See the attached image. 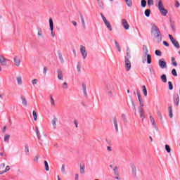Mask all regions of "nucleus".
Returning a JSON list of instances; mask_svg holds the SVG:
<instances>
[{
    "mask_svg": "<svg viewBox=\"0 0 180 180\" xmlns=\"http://www.w3.org/2000/svg\"><path fill=\"white\" fill-rule=\"evenodd\" d=\"M151 26L150 34L152 37L157 41V43H161V41H162V34H161V31H160V29L157 27L155 24L152 23Z\"/></svg>",
    "mask_w": 180,
    "mask_h": 180,
    "instance_id": "f257e3e1",
    "label": "nucleus"
},
{
    "mask_svg": "<svg viewBox=\"0 0 180 180\" xmlns=\"http://www.w3.org/2000/svg\"><path fill=\"white\" fill-rule=\"evenodd\" d=\"M131 58V55H130V51H127V56H124V65L125 70L127 72L131 70V62L130 61Z\"/></svg>",
    "mask_w": 180,
    "mask_h": 180,
    "instance_id": "f03ea898",
    "label": "nucleus"
},
{
    "mask_svg": "<svg viewBox=\"0 0 180 180\" xmlns=\"http://www.w3.org/2000/svg\"><path fill=\"white\" fill-rule=\"evenodd\" d=\"M155 6H157L159 9V11L160 12L162 16H167V14L168 13V10L164 8V4L162 3V0H158L155 4Z\"/></svg>",
    "mask_w": 180,
    "mask_h": 180,
    "instance_id": "7ed1b4c3",
    "label": "nucleus"
},
{
    "mask_svg": "<svg viewBox=\"0 0 180 180\" xmlns=\"http://www.w3.org/2000/svg\"><path fill=\"white\" fill-rule=\"evenodd\" d=\"M115 89V84L110 83L107 84L106 92L110 98H113V91Z\"/></svg>",
    "mask_w": 180,
    "mask_h": 180,
    "instance_id": "20e7f679",
    "label": "nucleus"
},
{
    "mask_svg": "<svg viewBox=\"0 0 180 180\" xmlns=\"http://www.w3.org/2000/svg\"><path fill=\"white\" fill-rule=\"evenodd\" d=\"M131 176L134 178H137V167L134 163L130 164Z\"/></svg>",
    "mask_w": 180,
    "mask_h": 180,
    "instance_id": "39448f33",
    "label": "nucleus"
},
{
    "mask_svg": "<svg viewBox=\"0 0 180 180\" xmlns=\"http://www.w3.org/2000/svg\"><path fill=\"white\" fill-rule=\"evenodd\" d=\"M101 16L106 27L108 29V30H110V32H112V25H110V22H109V21H108V20L106 19V18L105 17V15H103V14L102 13H101Z\"/></svg>",
    "mask_w": 180,
    "mask_h": 180,
    "instance_id": "423d86ee",
    "label": "nucleus"
},
{
    "mask_svg": "<svg viewBox=\"0 0 180 180\" xmlns=\"http://www.w3.org/2000/svg\"><path fill=\"white\" fill-rule=\"evenodd\" d=\"M49 27L52 37H55L56 33L54 32V22H53V18H49Z\"/></svg>",
    "mask_w": 180,
    "mask_h": 180,
    "instance_id": "0eeeda50",
    "label": "nucleus"
},
{
    "mask_svg": "<svg viewBox=\"0 0 180 180\" xmlns=\"http://www.w3.org/2000/svg\"><path fill=\"white\" fill-rule=\"evenodd\" d=\"M80 53H81L84 60H85V58H86V57H88V53H86V49H85V46H80Z\"/></svg>",
    "mask_w": 180,
    "mask_h": 180,
    "instance_id": "6e6552de",
    "label": "nucleus"
},
{
    "mask_svg": "<svg viewBox=\"0 0 180 180\" xmlns=\"http://www.w3.org/2000/svg\"><path fill=\"white\" fill-rule=\"evenodd\" d=\"M121 23L124 27V29H125V30H129V29H130V25H129V22H127V19H122L121 20Z\"/></svg>",
    "mask_w": 180,
    "mask_h": 180,
    "instance_id": "1a4fd4ad",
    "label": "nucleus"
},
{
    "mask_svg": "<svg viewBox=\"0 0 180 180\" xmlns=\"http://www.w3.org/2000/svg\"><path fill=\"white\" fill-rule=\"evenodd\" d=\"M139 112L140 113V116L142 118V122L144 121V119H146V112H144V109H143V107L140 106L138 108Z\"/></svg>",
    "mask_w": 180,
    "mask_h": 180,
    "instance_id": "9d476101",
    "label": "nucleus"
},
{
    "mask_svg": "<svg viewBox=\"0 0 180 180\" xmlns=\"http://www.w3.org/2000/svg\"><path fill=\"white\" fill-rule=\"evenodd\" d=\"M169 38L170 39L172 44H174L176 49H179V43H178V41L174 39V37H172L171 34H169Z\"/></svg>",
    "mask_w": 180,
    "mask_h": 180,
    "instance_id": "9b49d317",
    "label": "nucleus"
},
{
    "mask_svg": "<svg viewBox=\"0 0 180 180\" xmlns=\"http://www.w3.org/2000/svg\"><path fill=\"white\" fill-rule=\"evenodd\" d=\"M14 65L16 67H20V58L19 56H15L13 58Z\"/></svg>",
    "mask_w": 180,
    "mask_h": 180,
    "instance_id": "f8f14e48",
    "label": "nucleus"
},
{
    "mask_svg": "<svg viewBox=\"0 0 180 180\" xmlns=\"http://www.w3.org/2000/svg\"><path fill=\"white\" fill-rule=\"evenodd\" d=\"M159 66L162 70H164V68H167V62L164 60V58H162L159 60Z\"/></svg>",
    "mask_w": 180,
    "mask_h": 180,
    "instance_id": "ddd939ff",
    "label": "nucleus"
},
{
    "mask_svg": "<svg viewBox=\"0 0 180 180\" xmlns=\"http://www.w3.org/2000/svg\"><path fill=\"white\" fill-rule=\"evenodd\" d=\"M136 95L138 96L139 105L141 108H143L144 106V103H143V98H141V95L140 94V93L139 91L136 92Z\"/></svg>",
    "mask_w": 180,
    "mask_h": 180,
    "instance_id": "4468645a",
    "label": "nucleus"
},
{
    "mask_svg": "<svg viewBox=\"0 0 180 180\" xmlns=\"http://www.w3.org/2000/svg\"><path fill=\"white\" fill-rule=\"evenodd\" d=\"M57 74H58V79L60 81H63L64 79V76L63 75V70L61 69L57 70Z\"/></svg>",
    "mask_w": 180,
    "mask_h": 180,
    "instance_id": "2eb2a0df",
    "label": "nucleus"
},
{
    "mask_svg": "<svg viewBox=\"0 0 180 180\" xmlns=\"http://www.w3.org/2000/svg\"><path fill=\"white\" fill-rule=\"evenodd\" d=\"M0 64L4 66H6V58L4 56H0Z\"/></svg>",
    "mask_w": 180,
    "mask_h": 180,
    "instance_id": "dca6fc26",
    "label": "nucleus"
},
{
    "mask_svg": "<svg viewBox=\"0 0 180 180\" xmlns=\"http://www.w3.org/2000/svg\"><path fill=\"white\" fill-rule=\"evenodd\" d=\"M174 102L176 106L179 105V96L178 94L174 96Z\"/></svg>",
    "mask_w": 180,
    "mask_h": 180,
    "instance_id": "f3484780",
    "label": "nucleus"
},
{
    "mask_svg": "<svg viewBox=\"0 0 180 180\" xmlns=\"http://www.w3.org/2000/svg\"><path fill=\"white\" fill-rule=\"evenodd\" d=\"M57 117H54L53 119L51 120L52 126L53 129H57V122H58Z\"/></svg>",
    "mask_w": 180,
    "mask_h": 180,
    "instance_id": "a211bd4d",
    "label": "nucleus"
},
{
    "mask_svg": "<svg viewBox=\"0 0 180 180\" xmlns=\"http://www.w3.org/2000/svg\"><path fill=\"white\" fill-rule=\"evenodd\" d=\"M82 86L83 94L84 96H88V94L86 93V84H85L84 83H82Z\"/></svg>",
    "mask_w": 180,
    "mask_h": 180,
    "instance_id": "6ab92c4d",
    "label": "nucleus"
},
{
    "mask_svg": "<svg viewBox=\"0 0 180 180\" xmlns=\"http://www.w3.org/2000/svg\"><path fill=\"white\" fill-rule=\"evenodd\" d=\"M150 123H152V125L153 126L154 129H158L157 127V124H155V120H154V117H153V116H150Z\"/></svg>",
    "mask_w": 180,
    "mask_h": 180,
    "instance_id": "aec40b11",
    "label": "nucleus"
},
{
    "mask_svg": "<svg viewBox=\"0 0 180 180\" xmlns=\"http://www.w3.org/2000/svg\"><path fill=\"white\" fill-rule=\"evenodd\" d=\"M22 105L25 108L27 107V100L24 96H21Z\"/></svg>",
    "mask_w": 180,
    "mask_h": 180,
    "instance_id": "412c9836",
    "label": "nucleus"
},
{
    "mask_svg": "<svg viewBox=\"0 0 180 180\" xmlns=\"http://www.w3.org/2000/svg\"><path fill=\"white\" fill-rule=\"evenodd\" d=\"M168 110H169V117H170V119H172V117H174L172 114V105H169L168 107Z\"/></svg>",
    "mask_w": 180,
    "mask_h": 180,
    "instance_id": "4be33fe9",
    "label": "nucleus"
},
{
    "mask_svg": "<svg viewBox=\"0 0 180 180\" xmlns=\"http://www.w3.org/2000/svg\"><path fill=\"white\" fill-rule=\"evenodd\" d=\"M79 172L80 174H85V165H80V169H79Z\"/></svg>",
    "mask_w": 180,
    "mask_h": 180,
    "instance_id": "5701e85b",
    "label": "nucleus"
},
{
    "mask_svg": "<svg viewBox=\"0 0 180 180\" xmlns=\"http://www.w3.org/2000/svg\"><path fill=\"white\" fill-rule=\"evenodd\" d=\"M38 37H41V39H44V36H43V31L41 29L38 30Z\"/></svg>",
    "mask_w": 180,
    "mask_h": 180,
    "instance_id": "b1692460",
    "label": "nucleus"
},
{
    "mask_svg": "<svg viewBox=\"0 0 180 180\" xmlns=\"http://www.w3.org/2000/svg\"><path fill=\"white\" fill-rule=\"evenodd\" d=\"M114 126L115 128V131H119V127L117 126V120L116 119H114Z\"/></svg>",
    "mask_w": 180,
    "mask_h": 180,
    "instance_id": "393cba45",
    "label": "nucleus"
},
{
    "mask_svg": "<svg viewBox=\"0 0 180 180\" xmlns=\"http://www.w3.org/2000/svg\"><path fill=\"white\" fill-rule=\"evenodd\" d=\"M17 82L18 85H22V84H23V82L22 81V76H18L17 77Z\"/></svg>",
    "mask_w": 180,
    "mask_h": 180,
    "instance_id": "a878e982",
    "label": "nucleus"
},
{
    "mask_svg": "<svg viewBox=\"0 0 180 180\" xmlns=\"http://www.w3.org/2000/svg\"><path fill=\"white\" fill-rule=\"evenodd\" d=\"M143 51H144L145 56H147L148 54V48H147V46H143Z\"/></svg>",
    "mask_w": 180,
    "mask_h": 180,
    "instance_id": "bb28decb",
    "label": "nucleus"
},
{
    "mask_svg": "<svg viewBox=\"0 0 180 180\" xmlns=\"http://www.w3.org/2000/svg\"><path fill=\"white\" fill-rule=\"evenodd\" d=\"M50 99H51V106H56V101H54V98H53V96H50Z\"/></svg>",
    "mask_w": 180,
    "mask_h": 180,
    "instance_id": "cd10ccee",
    "label": "nucleus"
},
{
    "mask_svg": "<svg viewBox=\"0 0 180 180\" xmlns=\"http://www.w3.org/2000/svg\"><path fill=\"white\" fill-rule=\"evenodd\" d=\"M115 44L116 48L117 49L119 53H120L122 51V49H120V45L119 44V42L117 41H115Z\"/></svg>",
    "mask_w": 180,
    "mask_h": 180,
    "instance_id": "c85d7f7f",
    "label": "nucleus"
},
{
    "mask_svg": "<svg viewBox=\"0 0 180 180\" xmlns=\"http://www.w3.org/2000/svg\"><path fill=\"white\" fill-rule=\"evenodd\" d=\"M9 139H11V135H9V134H6V135L4 136V141H5L6 143H9Z\"/></svg>",
    "mask_w": 180,
    "mask_h": 180,
    "instance_id": "c756f323",
    "label": "nucleus"
},
{
    "mask_svg": "<svg viewBox=\"0 0 180 180\" xmlns=\"http://www.w3.org/2000/svg\"><path fill=\"white\" fill-rule=\"evenodd\" d=\"M126 2V4L127 5V6H129V8H131L133 3L131 2V0H124Z\"/></svg>",
    "mask_w": 180,
    "mask_h": 180,
    "instance_id": "7c9ffc66",
    "label": "nucleus"
},
{
    "mask_svg": "<svg viewBox=\"0 0 180 180\" xmlns=\"http://www.w3.org/2000/svg\"><path fill=\"white\" fill-rule=\"evenodd\" d=\"M142 91L144 96H147V88L146 87V86H142Z\"/></svg>",
    "mask_w": 180,
    "mask_h": 180,
    "instance_id": "2f4dec72",
    "label": "nucleus"
},
{
    "mask_svg": "<svg viewBox=\"0 0 180 180\" xmlns=\"http://www.w3.org/2000/svg\"><path fill=\"white\" fill-rule=\"evenodd\" d=\"M44 165H45V169H46V171H50V167H49V162H47V161H44Z\"/></svg>",
    "mask_w": 180,
    "mask_h": 180,
    "instance_id": "473e14b6",
    "label": "nucleus"
},
{
    "mask_svg": "<svg viewBox=\"0 0 180 180\" xmlns=\"http://www.w3.org/2000/svg\"><path fill=\"white\" fill-rule=\"evenodd\" d=\"M80 19L82 20V26H83L84 29H85V27H86L85 20L84 19V16H82V15H80Z\"/></svg>",
    "mask_w": 180,
    "mask_h": 180,
    "instance_id": "72a5a7b5",
    "label": "nucleus"
},
{
    "mask_svg": "<svg viewBox=\"0 0 180 180\" xmlns=\"http://www.w3.org/2000/svg\"><path fill=\"white\" fill-rule=\"evenodd\" d=\"M98 2V5L101 9H103V2L101 0H96Z\"/></svg>",
    "mask_w": 180,
    "mask_h": 180,
    "instance_id": "f704fd0d",
    "label": "nucleus"
},
{
    "mask_svg": "<svg viewBox=\"0 0 180 180\" xmlns=\"http://www.w3.org/2000/svg\"><path fill=\"white\" fill-rule=\"evenodd\" d=\"M58 55L60 63H64V58H63V55L61 54V53L58 52Z\"/></svg>",
    "mask_w": 180,
    "mask_h": 180,
    "instance_id": "c9c22d12",
    "label": "nucleus"
},
{
    "mask_svg": "<svg viewBox=\"0 0 180 180\" xmlns=\"http://www.w3.org/2000/svg\"><path fill=\"white\" fill-rule=\"evenodd\" d=\"M141 4L142 8H146V6H147V1L141 0Z\"/></svg>",
    "mask_w": 180,
    "mask_h": 180,
    "instance_id": "e433bc0d",
    "label": "nucleus"
},
{
    "mask_svg": "<svg viewBox=\"0 0 180 180\" xmlns=\"http://www.w3.org/2000/svg\"><path fill=\"white\" fill-rule=\"evenodd\" d=\"M146 56H147V63H148V64H151V55L148 53L146 55Z\"/></svg>",
    "mask_w": 180,
    "mask_h": 180,
    "instance_id": "4c0bfd02",
    "label": "nucleus"
},
{
    "mask_svg": "<svg viewBox=\"0 0 180 180\" xmlns=\"http://www.w3.org/2000/svg\"><path fill=\"white\" fill-rule=\"evenodd\" d=\"M150 13H151V11H150V9H146V10L145 11V15H146L147 18H149Z\"/></svg>",
    "mask_w": 180,
    "mask_h": 180,
    "instance_id": "58836bf2",
    "label": "nucleus"
},
{
    "mask_svg": "<svg viewBox=\"0 0 180 180\" xmlns=\"http://www.w3.org/2000/svg\"><path fill=\"white\" fill-rule=\"evenodd\" d=\"M32 116L34 117V120L36 122L37 120V113L35 110L32 112Z\"/></svg>",
    "mask_w": 180,
    "mask_h": 180,
    "instance_id": "ea45409f",
    "label": "nucleus"
},
{
    "mask_svg": "<svg viewBox=\"0 0 180 180\" xmlns=\"http://www.w3.org/2000/svg\"><path fill=\"white\" fill-rule=\"evenodd\" d=\"M162 82H167V75H162L161 77H160Z\"/></svg>",
    "mask_w": 180,
    "mask_h": 180,
    "instance_id": "a19ab883",
    "label": "nucleus"
},
{
    "mask_svg": "<svg viewBox=\"0 0 180 180\" xmlns=\"http://www.w3.org/2000/svg\"><path fill=\"white\" fill-rule=\"evenodd\" d=\"M168 85H169V89L170 91H172L174 89V86L172 85V82H168Z\"/></svg>",
    "mask_w": 180,
    "mask_h": 180,
    "instance_id": "79ce46f5",
    "label": "nucleus"
},
{
    "mask_svg": "<svg viewBox=\"0 0 180 180\" xmlns=\"http://www.w3.org/2000/svg\"><path fill=\"white\" fill-rule=\"evenodd\" d=\"M63 89H68V84L66 82L63 83Z\"/></svg>",
    "mask_w": 180,
    "mask_h": 180,
    "instance_id": "37998d69",
    "label": "nucleus"
},
{
    "mask_svg": "<svg viewBox=\"0 0 180 180\" xmlns=\"http://www.w3.org/2000/svg\"><path fill=\"white\" fill-rule=\"evenodd\" d=\"M172 74L174 75V77H178V73H176V70L172 69Z\"/></svg>",
    "mask_w": 180,
    "mask_h": 180,
    "instance_id": "c03bdc74",
    "label": "nucleus"
},
{
    "mask_svg": "<svg viewBox=\"0 0 180 180\" xmlns=\"http://www.w3.org/2000/svg\"><path fill=\"white\" fill-rule=\"evenodd\" d=\"M165 150L167 153H171V148L169 147V145H165Z\"/></svg>",
    "mask_w": 180,
    "mask_h": 180,
    "instance_id": "a18cd8bd",
    "label": "nucleus"
},
{
    "mask_svg": "<svg viewBox=\"0 0 180 180\" xmlns=\"http://www.w3.org/2000/svg\"><path fill=\"white\" fill-rule=\"evenodd\" d=\"M39 158H40V155H37L34 158V162H39Z\"/></svg>",
    "mask_w": 180,
    "mask_h": 180,
    "instance_id": "49530a36",
    "label": "nucleus"
},
{
    "mask_svg": "<svg viewBox=\"0 0 180 180\" xmlns=\"http://www.w3.org/2000/svg\"><path fill=\"white\" fill-rule=\"evenodd\" d=\"M25 153H26L27 155H29V146H27V145L25 146Z\"/></svg>",
    "mask_w": 180,
    "mask_h": 180,
    "instance_id": "de8ad7c7",
    "label": "nucleus"
},
{
    "mask_svg": "<svg viewBox=\"0 0 180 180\" xmlns=\"http://www.w3.org/2000/svg\"><path fill=\"white\" fill-rule=\"evenodd\" d=\"M77 70L78 72H81V63H78L77 65Z\"/></svg>",
    "mask_w": 180,
    "mask_h": 180,
    "instance_id": "09e8293b",
    "label": "nucleus"
},
{
    "mask_svg": "<svg viewBox=\"0 0 180 180\" xmlns=\"http://www.w3.org/2000/svg\"><path fill=\"white\" fill-rule=\"evenodd\" d=\"M37 82H39V79H34L32 80V85H36L37 84Z\"/></svg>",
    "mask_w": 180,
    "mask_h": 180,
    "instance_id": "8fccbe9b",
    "label": "nucleus"
},
{
    "mask_svg": "<svg viewBox=\"0 0 180 180\" xmlns=\"http://www.w3.org/2000/svg\"><path fill=\"white\" fill-rule=\"evenodd\" d=\"M61 172H63V174H65V165H62Z\"/></svg>",
    "mask_w": 180,
    "mask_h": 180,
    "instance_id": "3c124183",
    "label": "nucleus"
},
{
    "mask_svg": "<svg viewBox=\"0 0 180 180\" xmlns=\"http://www.w3.org/2000/svg\"><path fill=\"white\" fill-rule=\"evenodd\" d=\"M148 6H151V5H154V1L148 0Z\"/></svg>",
    "mask_w": 180,
    "mask_h": 180,
    "instance_id": "603ef678",
    "label": "nucleus"
},
{
    "mask_svg": "<svg viewBox=\"0 0 180 180\" xmlns=\"http://www.w3.org/2000/svg\"><path fill=\"white\" fill-rule=\"evenodd\" d=\"M155 54L156 56H161V51H160V50H156V51H155Z\"/></svg>",
    "mask_w": 180,
    "mask_h": 180,
    "instance_id": "864d4df0",
    "label": "nucleus"
},
{
    "mask_svg": "<svg viewBox=\"0 0 180 180\" xmlns=\"http://www.w3.org/2000/svg\"><path fill=\"white\" fill-rule=\"evenodd\" d=\"M36 133H37V136L39 139V140H40V134L39 133V129L36 128Z\"/></svg>",
    "mask_w": 180,
    "mask_h": 180,
    "instance_id": "5fc2aeb1",
    "label": "nucleus"
},
{
    "mask_svg": "<svg viewBox=\"0 0 180 180\" xmlns=\"http://www.w3.org/2000/svg\"><path fill=\"white\" fill-rule=\"evenodd\" d=\"M132 108L136 112V104H134V101H131Z\"/></svg>",
    "mask_w": 180,
    "mask_h": 180,
    "instance_id": "6e6d98bb",
    "label": "nucleus"
},
{
    "mask_svg": "<svg viewBox=\"0 0 180 180\" xmlns=\"http://www.w3.org/2000/svg\"><path fill=\"white\" fill-rule=\"evenodd\" d=\"M175 6H176V8H179V6H180L179 1H175Z\"/></svg>",
    "mask_w": 180,
    "mask_h": 180,
    "instance_id": "4d7b16f0",
    "label": "nucleus"
},
{
    "mask_svg": "<svg viewBox=\"0 0 180 180\" xmlns=\"http://www.w3.org/2000/svg\"><path fill=\"white\" fill-rule=\"evenodd\" d=\"M122 118L123 119L124 122H126V120H127V118H126V115L124 114L122 115Z\"/></svg>",
    "mask_w": 180,
    "mask_h": 180,
    "instance_id": "13d9d810",
    "label": "nucleus"
},
{
    "mask_svg": "<svg viewBox=\"0 0 180 180\" xmlns=\"http://www.w3.org/2000/svg\"><path fill=\"white\" fill-rule=\"evenodd\" d=\"M43 72H44V75H46V74H47V67L44 68Z\"/></svg>",
    "mask_w": 180,
    "mask_h": 180,
    "instance_id": "bf43d9fd",
    "label": "nucleus"
},
{
    "mask_svg": "<svg viewBox=\"0 0 180 180\" xmlns=\"http://www.w3.org/2000/svg\"><path fill=\"white\" fill-rule=\"evenodd\" d=\"M163 44H164V46H166V47H169V44H168V42H167L166 41H163Z\"/></svg>",
    "mask_w": 180,
    "mask_h": 180,
    "instance_id": "052dcab7",
    "label": "nucleus"
},
{
    "mask_svg": "<svg viewBox=\"0 0 180 180\" xmlns=\"http://www.w3.org/2000/svg\"><path fill=\"white\" fill-rule=\"evenodd\" d=\"M11 169V167L9 166L6 167V169L4 170V172H8Z\"/></svg>",
    "mask_w": 180,
    "mask_h": 180,
    "instance_id": "680f3d73",
    "label": "nucleus"
},
{
    "mask_svg": "<svg viewBox=\"0 0 180 180\" xmlns=\"http://www.w3.org/2000/svg\"><path fill=\"white\" fill-rule=\"evenodd\" d=\"M158 116L160 117V119H162V115H161V112H158Z\"/></svg>",
    "mask_w": 180,
    "mask_h": 180,
    "instance_id": "e2e57ef3",
    "label": "nucleus"
},
{
    "mask_svg": "<svg viewBox=\"0 0 180 180\" xmlns=\"http://www.w3.org/2000/svg\"><path fill=\"white\" fill-rule=\"evenodd\" d=\"M78 179H79V176L78 175V174H76L75 175V180H78Z\"/></svg>",
    "mask_w": 180,
    "mask_h": 180,
    "instance_id": "0e129e2a",
    "label": "nucleus"
},
{
    "mask_svg": "<svg viewBox=\"0 0 180 180\" xmlns=\"http://www.w3.org/2000/svg\"><path fill=\"white\" fill-rule=\"evenodd\" d=\"M117 169H118L117 167L115 166V168L113 169L115 174H116V172H117Z\"/></svg>",
    "mask_w": 180,
    "mask_h": 180,
    "instance_id": "69168bd1",
    "label": "nucleus"
},
{
    "mask_svg": "<svg viewBox=\"0 0 180 180\" xmlns=\"http://www.w3.org/2000/svg\"><path fill=\"white\" fill-rule=\"evenodd\" d=\"M74 124H75V127H78V122H77V120L74 121Z\"/></svg>",
    "mask_w": 180,
    "mask_h": 180,
    "instance_id": "338daca9",
    "label": "nucleus"
},
{
    "mask_svg": "<svg viewBox=\"0 0 180 180\" xmlns=\"http://www.w3.org/2000/svg\"><path fill=\"white\" fill-rule=\"evenodd\" d=\"M107 150H108V151H112V147L108 146Z\"/></svg>",
    "mask_w": 180,
    "mask_h": 180,
    "instance_id": "774afa93",
    "label": "nucleus"
}]
</instances>
